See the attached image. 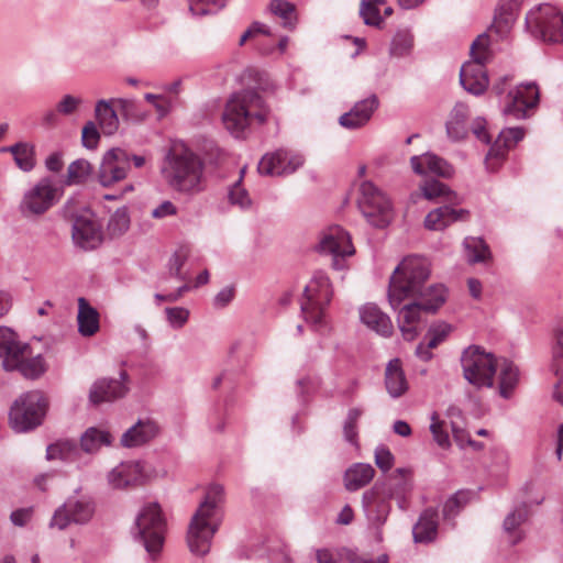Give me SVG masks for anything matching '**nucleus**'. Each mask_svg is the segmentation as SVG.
Returning a JSON list of instances; mask_svg holds the SVG:
<instances>
[{
	"label": "nucleus",
	"instance_id": "nucleus-8",
	"mask_svg": "<svg viewBox=\"0 0 563 563\" xmlns=\"http://www.w3.org/2000/svg\"><path fill=\"white\" fill-rule=\"evenodd\" d=\"M332 286L323 271H317L303 289V300L300 303L306 321L320 324L324 310L332 299Z\"/></svg>",
	"mask_w": 563,
	"mask_h": 563
},
{
	"label": "nucleus",
	"instance_id": "nucleus-40",
	"mask_svg": "<svg viewBox=\"0 0 563 563\" xmlns=\"http://www.w3.org/2000/svg\"><path fill=\"white\" fill-rule=\"evenodd\" d=\"M80 451L75 441H58L49 444L46 449L47 460H62L65 462H75Z\"/></svg>",
	"mask_w": 563,
	"mask_h": 563
},
{
	"label": "nucleus",
	"instance_id": "nucleus-5",
	"mask_svg": "<svg viewBox=\"0 0 563 563\" xmlns=\"http://www.w3.org/2000/svg\"><path fill=\"white\" fill-rule=\"evenodd\" d=\"M167 532V519L161 505L151 501L142 506L132 531L134 541L144 548L147 562L161 559Z\"/></svg>",
	"mask_w": 563,
	"mask_h": 563
},
{
	"label": "nucleus",
	"instance_id": "nucleus-22",
	"mask_svg": "<svg viewBox=\"0 0 563 563\" xmlns=\"http://www.w3.org/2000/svg\"><path fill=\"white\" fill-rule=\"evenodd\" d=\"M413 172L418 175L434 174L440 177L449 178L454 174L452 165L442 157L427 152L422 155H416L410 158Z\"/></svg>",
	"mask_w": 563,
	"mask_h": 563
},
{
	"label": "nucleus",
	"instance_id": "nucleus-37",
	"mask_svg": "<svg viewBox=\"0 0 563 563\" xmlns=\"http://www.w3.org/2000/svg\"><path fill=\"white\" fill-rule=\"evenodd\" d=\"M112 435L109 431L95 427L88 428L80 438V446L87 453H96L102 446L112 443Z\"/></svg>",
	"mask_w": 563,
	"mask_h": 563
},
{
	"label": "nucleus",
	"instance_id": "nucleus-39",
	"mask_svg": "<svg viewBox=\"0 0 563 563\" xmlns=\"http://www.w3.org/2000/svg\"><path fill=\"white\" fill-rule=\"evenodd\" d=\"M1 152H10L20 169L30 172L35 166L34 147L27 143H16L9 147H2Z\"/></svg>",
	"mask_w": 563,
	"mask_h": 563
},
{
	"label": "nucleus",
	"instance_id": "nucleus-59",
	"mask_svg": "<svg viewBox=\"0 0 563 563\" xmlns=\"http://www.w3.org/2000/svg\"><path fill=\"white\" fill-rule=\"evenodd\" d=\"M375 463L383 472H387L391 468L394 455L387 446L379 445L375 449Z\"/></svg>",
	"mask_w": 563,
	"mask_h": 563
},
{
	"label": "nucleus",
	"instance_id": "nucleus-50",
	"mask_svg": "<svg viewBox=\"0 0 563 563\" xmlns=\"http://www.w3.org/2000/svg\"><path fill=\"white\" fill-rule=\"evenodd\" d=\"M144 99L150 102L156 110L158 118H165L175 107L176 99L166 96L165 93L155 95L147 92Z\"/></svg>",
	"mask_w": 563,
	"mask_h": 563
},
{
	"label": "nucleus",
	"instance_id": "nucleus-35",
	"mask_svg": "<svg viewBox=\"0 0 563 563\" xmlns=\"http://www.w3.org/2000/svg\"><path fill=\"white\" fill-rule=\"evenodd\" d=\"M499 368V395L508 399L519 382V369L509 360L498 362Z\"/></svg>",
	"mask_w": 563,
	"mask_h": 563
},
{
	"label": "nucleus",
	"instance_id": "nucleus-43",
	"mask_svg": "<svg viewBox=\"0 0 563 563\" xmlns=\"http://www.w3.org/2000/svg\"><path fill=\"white\" fill-rule=\"evenodd\" d=\"M130 223L128 207H120L111 214L107 224V232L110 238H119L129 230Z\"/></svg>",
	"mask_w": 563,
	"mask_h": 563
},
{
	"label": "nucleus",
	"instance_id": "nucleus-17",
	"mask_svg": "<svg viewBox=\"0 0 563 563\" xmlns=\"http://www.w3.org/2000/svg\"><path fill=\"white\" fill-rule=\"evenodd\" d=\"M130 169V155L122 148H111L102 157L98 180L102 187H110L123 180Z\"/></svg>",
	"mask_w": 563,
	"mask_h": 563
},
{
	"label": "nucleus",
	"instance_id": "nucleus-27",
	"mask_svg": "<svg viewBox=\"0 0 563 563\" xmlns=\"http://www.w3.org/2000/svg\"><path fill=\"white\" fill-rule=\"evenodd\" d=\"M528 517L529 509L526 501L518 504L515 509L506 516L503 530L510 545L518 544L525 538V533L520 527Z\"/></svg>",
	"mask_w": 563,
	"mask_h": 563
},
{
	"label": "nucleus",
	"instance_id": "nucleus-61",
	"mask_svg": "<svg viewBox=\"0 0 563 563\" xmlns=\"http://www.w3.org/2000/svg\"><path fill=\"white\" fill-rule=\"evenodd\" d=\"M178 213V208L170 200L162 201L157 207H155L151 216L154 219L162 220L168 217H174Z\"/></svg>",
	"mask_w": 563,
	"mask_h": 563
},
{
	"label": "nucleus",
	"instance_id": "nucleus-16",
	"mask_svg": "<svg viewBox=\"0 0 563 563\" xmlns=\"http://www.w3.org/2000/svg\"><path fill=\"white\" fill-rule=\"evenodd\" d=\"M95 511L92 503L86 498L76 499L70 497L65 504L59 506L49 522L51 528L64 530L70 523L82 525L88 522Z\"/></svg>",
	"mask_w": 563,
	"mask_h": 563
},
{
	"label": "nucleus",
	"instance_id": "nucleus-55",
	"mask_svg": "<svg viewBox=\"0 0 563 563\" xmlns=\"http://www.w3.org/2000/svg\"><path fill=\"white\" fill-rule=\"evenodd\" d=\"M430 431L432 433L433 440L437 444L443 449L450 446V438L448 432L443 429V422L439 420L438 415L435 412L431 416V424Z\"/></svg>",
	"mask_w": 563,
	"mask_h": 563
},
{
	"label": "nucleus",
	"instance_id": "nucleus-58",
	"mask_svg": "<svg viewBox=\"0 0 563 563\" xmlns=\"http://www.w3.org/2000/svg\"><path fill=\"white\" fill-rule=\"evenodd\" d=\"M498 136L500 137V141H503L504 147L511 148L525 137V130L519 126L507 128L501 130Z\"/></svg>",
	"mask_w": 563,
	"mask_h": 563
},
{
	"label": "nucleus",
	"instance_id": "nucleus-62",
	"mask_svg": "<svg viewBox=\"0 0 563 563\" xmlns=\"http://www.w3.org/2000/svg\"><path fill=\"white\" fill-rule=\"evenodd\" d=\"M81 99L71 95H65L57 103L56 111L64 115L73 114L80 106Z\"/></svg>",
	"mask_w": 563,
	"mask_h": 563
},
{
	"label": "nucleus",
	"instance_id": "nucleus-41",
	"mask_svg": "<svg viewBox=\"0 0 563 563\" xmlns=\"http://www.w3.org/2000/svg\"><path fill=\"white\" fill-rule=\"evenodd\" d=\"M269 11L282 20L284 27L292 30L297 22L296 5L286 0H272Z\"/></svg>",
	"mask_w": 563,
	"mask_h": 563
},
{
	"label": "nucleus",
	"instance_id": "nucleus-36",
	"mask_svg": "<svg viewBox=\"0 0 563 563\" xmlns=\"http://www.w3.org/2000/svg\"><path fill=\"white\" fill-rule=\"evenodd\" d=\"M96 119L104 135H113L119 129V118L117 111L109 101L99 100L95 108Z\"/></svg>",
	"mask_w": 563,
	"mask_h": 563
},
{
	"label": "nucleus",
	"instance_id": "nucleus-2",
	"mask_svg": "<svg viewBox=\"0 0 563 563\" xmlns=\"http://www.w3.org/2000/svg\"><path fill=\"white\" fill-rule=\"evenodd\" d=\"M272 110L262 96L253 89L233 93L222 113L225 129L236 139H245L253 126L265 124Z\"/></svg>",
	"mask_w": 563,
	"mask_h": 563
},
{
	"label": "nucleus",
	"instance_id": "nucleus-60",
	"mask_svg": "<svg viewBox=\"0 0 563 563\" xmlns=\"http://www.w3.org/2000/svg\"><path fill=\"white\" fill-rule=\"evenodd\" d=\"M552 358L554 362L563 360V321L553 329Z\"/></svg>",
	"mask_w": 563,
	"mask_h": 563
},
{
	"label": "nucleus",
	"instance_id": "nucleus-53",
	"mask_svg": "<svg viewBox=\"0 0 563 563\" xmlns=\"http://www.w3.org/2000/svg\"><path fill=\"white\" fill-rule=\"evenodd\" d=\"M451 330V325L444 322L431 325L424 336V340L428 341V346L437 347L448 338Z\"/></svg>",
	"mask_w": 563,
	"mask_h": 563
},
{
	"label": "nucleus",
	"instance_id": "nucleus-31",
	"mask_svg": "<svg viewBox=\"0 0 563 563\" xmlns=\"http://www.w3.org/2000/svg\"><path fill=\"white\" fill-rule=\"evenodd\" d=\"M15 363L12 367H4L5 371H18L25 378H37L40 377L45 368H44V360L41 355H36L33 357H29V350H23L20 354L14 356Z\"/></svg>",
	"mask_w": 563,
	"mask_h": 563
},
{
	"label": "nucleus",
	"instance_id": "nucleus-11",
	"mask_svg": "<svg viewBox=\"0 0 563 563\" xmlns=\"http://www.w3.org/2000/svg\"><path fill=\"white\" fill-rule=\"evenodd\" d=\"M157 476L158 473L147 462L128 461L112 468L108 481L114 489H124L143 485Z\"/></svg>",
	"mask_w": 563,
	"mask_h": 563
},
{
	"label": "nucleus",
	"instance_id": "nucleus-34",
	"mask_svg": "<svg viewBox=\"0 0 563 563\" xmlns=\"http://www.w3.org/2000/svg\"><path fill=\"white\" fill-rule=\"evenodd\" d=\"M374 468L369 464L356 463L349 467L344 474L345 487L349 490H358L366 486L374 476Z\"/></svg>",
	"mask_w": 563,
	"mask_h": 563
},
{
	"label": "nucleus",
	"instance_id": "nucleus-38",
	"mask_svg": "<svg viewBox=\"0 0 563 563\" xmlns=\"http://www.w3.org/2000/svg\"><path fill=\"white\" fill-rule=\"evenodd\" d=\"M463 246L470 264L485 263L492 256L489 246L482 238L467 236L463 241Z\"/></svg>",
	"mask_w": 563,
	"mask_h": 563
},
{
	"label": "nucleus",
	"instance_id": "nucleus-9",
	"mask_svg": "<svg viewBox=\"0 0 563 563\" xmlns=\"http://www.w3.org/2000/svg\"><path fill=\"white\" fill-rule=\"evenodd\" d=\"M531 34L549 43L563 44V14L550 3L531 9L526 15Z\"/></svg>",
	"mask_w": 563,
	"mask_h": 563
},
{
	"label": "nucleus",
	"instance_id": "nucleus-45",
	"mask_svg": "<svg viewBox=\"0 0 563 563\" xmlns=\"http://www.w3.org/2000/svg\"><path fill=\"white\" fill-rule=\"evenodd\" d=\"M92 166L84 158H79L70 163L67 169V184H82L91 175Z\"/></svg>",
	"mask_w": 563,
	"mask_h": 563
},
{
	"label": "nucleus",
	"instance_id": "nucleus-19",
	"mask_svg": "<svg viewBox=\"0 0 563 563\" xmlns=\"http://www.w3.org/2000/svg\"><path fill=\"white\" fill-rule=\"evenodd\" d=\"M128 382L129 375L125 371L120 372L119 379L100 378L96 380L89 390V401L92 405H99L124 397L129 391Z\"/></svg>",
	"mask_w": 563,
	"mask_h": 563
},
{
	"label": "nucleus",
	"instance_id": "nucleus-28",
	"mask_svg": "<svg viewBox=\"0 0 563 563\" xmlns=\"http://www.w3.org/2000/svg\"><path fill=\"white\" fill-rule=\"evenodd\" d=\"M438 511L433 508L426 509L412 528L416 543H429L435 540L438 534Z\"/></svg>",
	"mask_w": 563,
	"mask_h": 563
},
{
	"label": "nucleus",
	"instance_id": "nucleus-1",
	"mask_svg": "<svg viewBox=\"0 0 563 563\" xmlns=\"http://www.w3.org/2000/svg\"><path fill=\"white\" fill-rule=\"evenodd\" d=\"M430 276L428 261L408 256L395 268L389 280L388 300L394 310L407 298L413 301L402 306L397 322L402 336L412 341L423 313H434L444 303L446 289L443 285H427Z\"/></svg>",
	"mask_w": 563,
	"mask_h": 563
},
{
	"label": "nucleus",
	"instance_id": "nucleus-7",
	"mask_svg": "<svg viewBox=\"0 0 563 563\" xmlns=\"http://www.w3.org/2000/svg\"><path fill=\"white\" fill-rule=\"evenodd\" d=\"M357 206L367 222L383 229L393 219V206L386 194L371 180L360 185Z\"/></svg>",
	"mask_w": 563,
	"mask_h": 563
},
{
	"label": "nucleus",
	"instance_id": "nucleus-44",
	"mask_svg": "<svg viewBox=\"0 0 563 563\" xmlns=\"http://www.w3.org/2000/svg\"><path fill=\"white\" fill-rule=\"evenodd\" d=\"M413 47V35L407 29L398 30L391 38L389 54L393 57L407 56Z\"/></svg>",
	"mask_w": 563,
	"mask_h": 563
},
{
	"label": "nucleus",
	"instance_id": "nucleus-32",
	"mask_svg": "<svg viewBox=\"0 0 563 563\" xmlns=\"http://www.w3.org/2000/svg\"><path fill=\"white\" fill-rule=\"evenodd\" d=\"M362 505L367 519L374 525L386 521L390 510L388 500L382 495H363Z\"/></svg>",
	"mask_w": 563,
	"mask_h": 563
},
{
	"label": "nucleus",
	"instance_id": "nucleus-33",
	"mask_svg": "<svg viewBox=\"0 0 563 563\" xmlns=\"http://www.w3.org/2000/svg\"><path fill=\"white\" fill-rule=\"evenodd\" d=\"M467 115L468 108L466 104L459 102L454 106L445 124L449 139L456 142L463 140L466 136L467 130L465 122Z\"/></svg>",
	"mask_w": 563,
	"mask_h": 563
},
{
	"label": "nucleus",
	"instance_id": "nucleus-57",
	"mask_svg": "<svg viewBox=\"0 0 563 563\" xmlns=\"http://www.w3.org/2000/svg\"><path fill=\"white\" fill-rule=\"evenodd\" d=\"M100 140V133L96 124L91 121L87 122L81 132L82 146L88 150H95L98 146Z\"/></svg>",
	"mask_w": 563,
	"mask_h": 563
},
{
	"label": "nucleus",
	"instance_id": "nucleus-29",
	"mask_svg": "<svg viewBox=\"0 0 563 563\" xmlns=\"http://www.w3.org/2000/svg\"><path fill=\"white\" fill-rule=\"evenodd\" d=\"M385 386L391 398H399L408 390V382L399 358H393L385 369Z\"/></svg>",
	"mask_w": 563,
	"mask_h": 563
},
{
	"label": "nucleus",
	"instance_id": "nucleus-12",
	"mask_svg": "<svg viewBox=\"0 0 563 563\" xmlns=\"http://www.w3.org/2000/svg\"><path fill=\"white\" fill-rule=\"evenodd\" d=\"M318 252L332 256V267L336 271L345 267V257L354 254L351 236L343 228L335 225L328 229L318 246Z\"/></svg>",
	"mask_w": 563,
	"mask_h": 563
},
{
	"label": "nucleus",
	"instance_id": "nucleus-3",
	"mask_svg": "<svg viewBox=\"0 0 563 563\" xmlns=\"http://www.w3.org/2000/svg\"><path fill=\"white\" fill-rule=\"evenodd\" d=\"M203 170V161L190 150L184 148L167 154L163 174L175 191L194 196L206 188Z\"/></svg>",
	"mask_w": 563,
	"mask_h": 563
},
{
	"label": "nucleus",
	"instance_id": "nucleus-26",
	"mask_svg": "<svg viewBox=\"0 0 563 563\" xmlns=\"http://www.w3.org/2000/svg\"><path fill=\"white\" fill-rule=\"evenodd\" d=\"M23 350H30L29 344L19 340L18 334L8 327H0V358L2 367H12L14 356Z\"/></svg>",
	"mask_w": 563,
	"mask_h": 563
},
{
	"label": "nucleus",
	"instance_id": "nucleus-23",
	"mask_svg": "<svg viewBox=\"0 0 563 563\" xmlns=\"http://www.w3.org/2000/svg\"><path fill=\"white\" fill-rule=\"evenodd\" d=\"M470 211L455 209L449 205L431 210L424 218V227L432 231H442L454 222L465 221Z\"/></svg>",
	"mask_w": 563,
	"mask_h": 563
},
{
	"label": "nucleus",
	"instance_id": "nucleus-6",
	"mask_svg": "<svg viewBox=\"0 0 563 563\" xmlns=\"http://www.w3.org/2000/svg\"><path fill=\"white\" fill-rule=\"evenodd\" d=\"M460 363L463 377L468 384L477 389L494 386L498 369V360L494 353L473 344L462 351Z\"/></svg>",
	"mask_w": 563,
	"mask_h": 563
},
{
	"label": "nucleus",
	"instance_id": "nucleus-64",
	"mask_svg": "<svg viewBox=\"0 0 563 563\" xmlns=\"http://www.w3.org/2000/svg\"><path fill=\"white\" fill-rule=\"evenodd\" d=\"M235 289L233 286L222 288L213 298V306L216 308L227 307L234 298Z\"/></svg>",
	"mask_w": 563,
	"mask_h": 563
},
{
	"label": "nucleus",
	"instance_id": "nucleus-25",
	"mask_svg": "<svg viewBox=\"0 0 563 563\" xmlns=\"http://www.w3.org/2000/svg\"><path fill=\"white\" fill-rule=\"evenodd\" d=\"M361 321L371 330L383 336H389L393 333V322L377 305L366 303L360 308Z\"/></svg>",
	"mask_w": 563,
	"mask_h": 563
},
{
	"label": "nucleus",
	"instance_id": "nucleus-24",
	"mask_svg": "<svg viewBox=\"0 0 563 563\" xmlns=\"http://www.w3.org/2000/svg\"><path fill=\"white\" fill-rule=\"evenodd\" d=\"M157 432L158 428L155 422L151 420H139L121 435L120 444L129 449L137 448L153 440Z\"/></svg>",
	"mask_w": 563,
	"mask_h": 563
},
{
	"label": "nucleus",
	"instance_id": "nucleus-10",
	"mask_svg": "<svg viewBox=\"0 0 563 563\" xmlns=\"http://www.w3.org/2000/svg\"><path fill=\"white\" fill-rule=\"evenodd\" d=\"M46 402L40 391H29L14 401L9 412L11 428L27 432L38 427L45 415Z\"/></svg>",
	"mask_w": 563,
	"mask_h": 563
},
{
	"label": "nucleus",
	"instance_id": "nucleus-20",
	"mask_svg": "<svg viewBox=\"0 0 563 563\" xmlns=\"http://www.w3.org/2000/svg\"><path fill=\"white\" fill-rule=\"evenodd\" d=\"M378 107L379 100L377 96L373 93L355 102L350 111L339 118V124L346 130L361 129L369 122Z\"/></svg>",
	"mask_w": 563,
	"mask_h": 563
},
{
	"label": "nucleus",
	"instance_id": "nucleus-46",
	"mask_svg": "<svg viewBox=\"0 0 563 563\" xmlns=\"http://www.w3.org/2000/svg\"><path fill=\"white\" fill-rule=\"evenodd\" d=\"M363 415V410L361 408H351L347 411L346 418L343 423V435L345 441L353 445H357L358 440V431H357V422Z\"/></svg>",
	"mask_w": 563,
	"mask_h": 563
},
{
	"label": "nucleus",
	"instance_id": "nucleus-21",
	"mask_svg": "<svg viewBox=\"0 0 563 563\" xmlns=\"http://www.w3.org/2000/svg\"><path fill=\"white\" fill-rule=\"evenodd\" d=\"M483 62H465L460 71V84L470 93L474 96L483 95L488 85V76Z\"/></svg>",
	"mask_w": 563,
	"mask_h": 563
},
{
	"label": "nucleus",
	"instance_id": "nucleus-18",
	"mask_svg": "<svg viewBox=\"0 0 563 563\" xmlns=\"http://www.w3.org/2000/svg\"><path fill=\"white\" fill-rule=\"evenodd\" d=\"M303 162L300 154L280 148L265 154L260 161L257 169L262 175L284 176L295 173L303 165Z\"/></svg>",
	"mask_w": 563,
	"mask_h": 563
},
{
	"label": "nucleus",
	"instance_id": "nucleus-13",
	"mask_svg": "<svg viewBox=\"0 0 563 563\" xmlns=\"http://www.w3.org/2000/svg\"><path fill=\"white\" fill-rule=\"evenodd\" d=\"M71 239L74 244L84 251L96 250L102 244V225L93 213L86 211L74 217Z\"/></svg>",
	"mask_w": 563,
	"mask_h": 563
},
{
	"label": "nucleus",
	"instance_id": "nucleus-47",
	"mask_svg": "<svg viewBox=\"0 0 563 563\" xmlns=\"http://www.w3.org/2000/svg\"><path fill=\"white\" fill-rule=\"evenodd\" d=\"M360 16L365 25L380 27L384 19L380 15V9L374 5L372 0H362L360 4Z\"/></svg>",
	"mask_w": 563,
	"mask_h": 563
},
{
	"label": "nucleus",
	"instance_id": "nucleus-51",
	"mask_svg": "<svg viewBox=\"0 0 563 563\" xmlns=\"http://www.w3.org/2000/svg\"><path fill=\"white\" fill-rule=\"evenodd\" d=\"M421 195L427 200H434L439 197H449L453 195V192L450 190V188L444 185L443 183L437 180V179H430L426 180L420 186Z\"/></svg>",
	"mask_w": 563,
	"mask_h": 563
},
{
	"label": "nucleus",
	"instance_id": "nucleus-52",
	"mask_svg": "<svg viewBox=\"0 0 563 563\" xmlns=\"http://www.w3.org/2000/svg\"><path fill=\"white\" fill-rule=\"evenodd\" d=\"M488 46L489 36L486 33L479 34L471 45V60L487 63L489 59Z\"/></svg>",
	"mask_w": 563,
	"mask_h": 563
},
{
	"label": "nucleus",
	"instance_id": "nucleus-15",
	"mask_svg": "<svg viewBox=\"0 0 563 563\" xmlns=\"http://www.w3.org/2000/svg\"><path fill=\"white\" fill-rule=\"evenodd\" d=\"M58 199V190L49 178L41 179L34 187L24 194L20 205L25 216L42 214Z\"/></svg>",
	"mask_w": 563,
	"mask_h": 563
},
{
	"label": "nucleus",
	"instance_id": "nucleus-63",
	"mask_svg": "<svg viewBox=\"0 0 563 563\" xmlns=\"http://www.w3.org/2000/svg\"><path fill=\"white\" fill-rule=\"evenodd\" d=\"M466 495H452L443 506V517L445 519L453 518L459 514V511L463 508L465 501H462L460 497H465Z\"/></svg>",
	"mask_w": 563,
	"mask_h": 563
},
{
	"label": "nucleus",
	"instance_id": "nucleus-30",
	"mask_svg": "<svg viewBox=\"0 0 563 563\" xmlns=\"http://www.w3.org/2000/svg\"><path fill=\"white\" fill-rule=\"evenodd\" d=\"M78 332L82 336H92L99 331V312L85 298L78 299Z\"/></svg>",
	"mask_w": 563,
	"mask_h": 563
},
{
	"label": "nucleus",
	"instance_id": "nucleus-48",
	"mask_svg": "<svg viewBox=\"0 0 563 563\" xmlns=\"http://www.w3.org/2000/svg\"><path fill=\"white\" fill-rule=\"evenodd\" d=\"M242 175L240 178L230 187L228 198L231 205L238 206L241 210L250 209L252 200L246 189L242 186Z\"/></svg>",
	"mask_w": 563,
	"mask_h": 563
},
{
	"label": "nucleus",
	"instance_id": "nucleus-42",
	"mask_svg": "<svg viewBox=\"0 0 563 563\" xmlns=\"http://www.w3.org/2000/svg\"><path fill=\"white\" fill-rule=\"evenodd\" d=\"M318 563H372L349 551L322 549L317 551Z\"/></svg>",
	"mask_w": 563,
	"mask_h": 563
},
{
	"label": "nucleus",
	"instance_id": "nucleus-14",
	"mask_svg": "<svg viewBox=\"0 0 563 563\" xmlns=\"http://www.w3.org/2000/svg\"><path fill=\"white\" fill-rule=\"evenodd\" d=\"M539 99L536 82L521 84L508 92L503 113L516 120L526 119L528 111L538 106Z\"/></svg>",
	"mask_w": 563,
	"mask_h": 563
},
{
	"label": "nucleus",
	"instance_id": "nucleus-49",
	"mask_svg": "<svg viewBox=\"0 0 563 563\" xmlns=\"http://www.w3.org/2000/svg\"><path fill=\"white\" fill-rule=\"evenodd\" d=\"M227 0H189V11L197 16L213 14L225 7Z\"/></svg>",
	"mask_w": 563,
	"mask_h": 563
},
{
	"label": "nucleus",
	"instance_id": "nucleus-4",
	"mask_svg": "<svg viewBox=\"0 0 563 563\" xmlns=\"http://www.w3.org/2000/svg\"><path fill=\"white\" fill-rule=\"evenodd\" d=\"M223 519L221 495H205L191 517L187 531V544L191 553L205 555Z\"/></svg>",
	"mask_w": 563,
	"mask_h": 563
},
{
	"label": "nucleus",
	"instance_id": "nucleus-54",
	"mask_svg": "<svg viewBox=\"0 0 563 563\" xmlns=\"http://www.w3.org/2000/svg\"><path fill=\"white\" fill-rule=\"evenodd\" d=\"M165 314L168 323L174 329L183 328L189 318V310L184 307H167Z\"/></svg>",
	"mask_w": 563,
	"mask_h": 563
},
{
	"label": "nucleus",
	"instance_id": "nucleus-56",
	"mask_svg": "<svg viewBox=\"0 0 563 563\" xmlns=\"http://www.w3.org/2000/svg\"><path fill=\"white\" fill-rule=\"evenodd\" d=\"M117 102L120 104L122 114L126 119L142 121L147 114L139 109V106L133 99H118Z\"/></svg>",
	"mask_w": 563,
	"mask_h": 563
}]
</instances>
